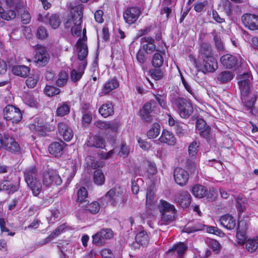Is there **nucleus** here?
I'll use <instances>...</instances> for the list:
<instances>
[{
    "mask_svg": "<svg viewBox=\"0 0 258 258\" xmlns=\"http://www.w3.org/2000/svg\"><path fill=\"white\" fill-rule=\"evenodd\" d=\"M187 248V247L183 243L180 242L174 245L171 249H169L168 250L167 253L176 251L178 255L177 258H182V255L186 250Z\"/></svg>",
    "mask_w": 258,
    "mask_h": 258,
    "instance_id": "33",
    "label": "nucleus"
},
{
    "mask_svg": "<svg viewBox=\"0 0 258 258\" xmlns=\"http://www.w3.org/2000/svg\"><path fill=\"white\" fill-rule=\"evenodd\" d=\"M175 207L174 205L170 204L164 200H160V204L159 205V209L160 213H163L168 211L171 209H174Z\"/></svg>",
    "mask_w": 258,
    "mask_h": 258,
    "instance_id": "47",
    "label": "nucleus"
},
{
    "mask_svg": "<svg viewBox=\"0 0 258 258\" xmlns=\"http://www.w3.org/2000/svg\"><path fill=\"white\" fill-rule=\"evenodd\" d=\"M87 66V62H80L77 69L72 70L71 74V79L73 82H78L81 79L84 73V70Z\"/></svg>",
    "mask_w": 258,
    "mask_h": 258,
    "instance_id": "17",
    "label": "nucleus"
},
{
    "mask_svg": "<svg viewBox=\"0 0 258 258\" xmlns=\"http://www.w3.org/2000/svg\"><path fill=\"white\" fill-rule=\"evenodd\" d=\"M141 14V9L137 7L127 8L123 13V18L129 24L135 23Z\"/></svg>",
    "mask_w": 258,
    "mask_h": 258,
    "instance_id": "8",
    "label": "nucleus"
},
{
    "mask_svg": "<svg viewBox=\"0 0 258 258\" xmlns=\"http://www.w3.org/2000/svg\"><path fill=\"white\" fill-rule=\"evenodd\" d=\"M221 224L227 229H233L236 222L234 218L229 215H225L220 218Z\"/></svg>",
    "mask_w": 258,
    "mask_h": 258,
    "instance_id": "24",
    "label": "nucleus"
},
{
    "mask_svg": "<svg viewBox=\"0 0 258 258\" xmlns=\"http://www.w3.org/2000/svg\"><path fill=\"white\" fill-rule=\"evenodd\" d=\"M199 53L202 58L214 57L210 44L204 42H200Z\"/></svg>",
    "mask_w": 258,
    "mask_h": 258,
    "instance_id": "25",
    "label": "nucleus"
},
{
    "mask_svg": "<svg viewBox=\"0 0 258 258\" xmlns=\"http://www.w3.org/2000/svg\"><path fill=\"white\" fill-rule=\"evenodd\" d=\"M244 25L252 30L258 29V16L254 14H245L241 17Z\"/></svg>",
    "mask_w": 258,
    "mask_h": 258,
    "instance_id": "11",
    "label": "nucleus"
},
{
    "mask_svg": "<svg viewBox=\"0 0 258 258\" xmlns=\"http://www.w3.org/2000/svg\"><path fill=\"white\" fill-rule=\"evenodd\" d=\"M39 74L35 73L29 77L26 81V83L28 87L33 88L36 86L39 80Z\"/></svg>",
    "mask_w": 258,
    "mask_h": 258,
    "instance_id": "43",
    "label": "nucleus"
},
{
    "mask_svg": "<svg viewBox=\"0 0 258 258\" xmlns=\"http://www.w3.org/2000/svg\"><path fill=\"white\" fill-rule=\"evenodd\" d=\"M113 236V231L110 229H102L93 236V243L97 245H102L106 240L111 239Z\"/></svg>",
    "mask_w": 258,
    "mask_h": 258,
    "instance_id": "7",
    "label": "nucleus"
},
{
    "mask_svg": "<svg viewBox=\"0 0 258 258\" xmlns=\"http://www.w3.org/2000/svg\"><path fill=\"white\" fill-rule=\"evenodd\" d=\"M135 240L137 244L142 246H146L149 241L147 232L144 230L138 232L136 234Z\"/></svg>",
    "mask_w": 258,
    "mask_h": 258,
    "instance_id": "30",
    "label": "nucleus"
},
{
    "mask_svg": "<svg viewBox=\"0 0 258 258\" xmlns=\"http://www.w3.org/2000/svg\"><path fill=\"white\" fill-rule=\"evenodd\" d=\"M64 145V143L62 141L60 143L53 142L51 143L48 148L49 153L56 157L60 156L63 153Z\"/></svg>",
    "mask_w": 258,
    "mask_h": 258,
    "instance_id": "23",
    "label": "nucleus"
},
{
    "mask_svg": "<svg viewBox=\"0 0 258 258\" xmlns=\"http://www.w3.org/2000/svg\"><path fill=\"white\" fill-rule=\"evenodd\" d=\"M66 228L65 224H62L56 228L51 234L52 237L54 238L55 237L59 235Z\"/></svg>",
    "mask_w": 258,
    "mask_h": 258,
    "instance_id": "64",
    "label": "nucleus"
},
{
    "mask_svg": "<svg viewBox=\"0 0 258 258\" xmlns=\"http://www.w3.org/2000/svg\"><path fill=\"white\" fill-rule=\"evenodd\" d=\"M199 145L200 143L197 141H194L189 144L188 151L189 155L191 158L195 157L197 155Z\"/></svg>",
    "mask_w": 258,
    "mask_h": 258,
    "instance_id": "45",
    "label": "nucleus"
},
{
    "mask_svg": "<svg viewBox=\"0 0 258 258\" xmlns=\"http://www.w3.org/2000/svg\"><path fill=\"white\" fill-rule=\"evenodd\" d=\"M18 189V185H12L7 180L0 181V190H9L13 192Z\"/></svg>",
    "mask_w": 258,
    "mask_h": 258,
    "instance_id": "38",
    "label": "nucleus"
},
{
    "mask_svg": "<svg viewBox=\"0 0 258 258\" xmlns=\"http://www.w3.org/2000/svg\"><path fill=\"white\" fill-rule=\"evenodd\" d=\"M174 129L176 134L180 136H183L187 132V125L180 122L176 124Z\"/></svg>",
    "mask_w": 258,
    "mask_h": 258,
    "instance_id": "51",
    "label": "nucleus"
},
{
    "mask_svg": "<svg viewBox=\"0 0 258 258\" xmlns=\"http://www.w3.org/2000/svg\"><path fill=\"white\" fill-rule=\"evenodd\" d=\"M68 78V74L64 71L59 73L58 75V78L56 82V85L60 87H63L67 82Z\"/></svg>",
    "mask_w": 258,
    "mask_h": 258,
    "instance_id": "48",
    "label": "nucleus"
},
{
    "mask_svg": "<svg viewBox=\"0 0 258 258\" xmlns=\"http://www.w3.org/2000/svg\"><path fill=\"white\" fill-rule=\"evenodd\" d=\"M36 54L34 62L36 66L42 67L45 66L49 60V55L45 48L40 44L35 46Z\"/></svg>",
    "mask_w": 258,
    "mask_h": 258,
    "instance_id": "6",
    "label": "nucleus"
},
{
    "mask_svg": "<svg viewBox=\"0 0 258 258\" xmlns=\"http://www.w3.org/2000/svg\"><path fill=\"white\" fill-rule=\"evenodd\" d=\"M100 209V206L99 203L97 202H93L90 204H88L85 208L86 211H89L92 214L97 213Z\"/></svg>",
    "mask_w": 258,
    "mask_h": 258,
    "instance_id": "46",
    "label": "nucleus"
},
{
    "mask_svg": "<svg viewBox=\"0 0 258 258\" xmlns=\"http://www.w3.org/2000/svg\"><path fill=\"white\" fill-rule=\"evenodd\" d=\"M72 9L76 13L73 16L74 19H81L83 18V11L84 9V5L82 4H79L72 8Z\"/></svg>",
    "mask_w": 258,
    "mask_h": 258,
    "instance_id": "44",
    "label": "nucleus"
},
{
    "mask_svg": "<svg viewBox=\"0 0 258 258\" xmlns=\"http://www.w3.org/2000/svg\"><path fill=\"white\" fill-rule=\"evenodd\" d=\"M76 46L78 59L81 61V62H87L86 58L88 54V49L87 44L84 42H82L80 39L77 41Z\"/></svg>",
    "mask_w": 258,
    "mask_h": 258,
    "instance_id": "16",
    "label": "nucleus"
},
{
    "mask_svg": "<svg viewBox=\"0 0 258 258\" xmlns=\"http://www.w3.org/2000/svg\"><path fill=\"white\" fill-rule=\"evenodd\" d=\"M156 105V102L154 100H151L144 105L142 110V116L146 121H150L151 117L149 114L154 110Z\"/></svg>",
    "mask_w": 258,
    "mask_h": 258,
    "instance_id": "22",
    "label": "nucleus"
},
{
    "mask_svg": "<svg viewBox=\"0 0 258 258\" xmlns=\"http://www.w3.org/2000/svg\"><path fill=\"white\" fill-rule=\"evenodd\" d=\"M203 59V67L205 71L212 73L218 69L216 59L214 57Z\"/></svg>",
    "mask_w": 258,
    "mask_h": 258,
    "instance_id": "19",
    "label": "nucleus"
},
{
    "mask_svg": "<svg viewBox=\"0 0 258 258\" xmlns=\"http://www.w3.org/2000/svg\"><path fill=\"white\" fill-rule=\"evenodd\" d=\"M208 126H209L207 124V123L204 119L199 118L197 120L196 128L199 131V132L206 128Z\"/></svg>",
    "mask_w": 258,
    "mask_h": 258,
    "instance_id": "61",
    "label": "nucleus"
},
{
    "mask_svg": "<svg viewBox=\"0 0 258 258\" xmlns=\"http://www.w3.org/2000/svg\"><path fill=\"white\" fill-rule=\"evenodd\" d=\"M104 173L100 170H96L94 172L93 181L98 185H102L105 182Z\"/></svg>",
    "mask_w": 258,
    "mask_h": 258,
    "instance_id": "37",
    "label": "nucleus"
},
{
    "mask_svg": "<svg viewBox=\"0 0 258 258\" xmlns=\"http://www.w3.org/2000/svg\"><path fill=\"white\" fill-rule=\"evenodd\" d=\"M256 98H252L251 100H245V106L247 110H249L252 114L256 113V110L254 107V103Z\"/></svg>",
    "mask_w": 258,
    "mask_h": 258,
    "instance_id": "54",
    "label": "nucleus"
},
{
    "mask_svg": "<svg viewBox=\"0 0 258 258\" xmlns=\"http://www.w3.org/2000/svg\"><path fill=\"white\" fill-rule=\"evenodd\" d=\"M99 113L104 117L112 115L114 112L112 103L108 102L103 104L99 109Z\"/></svg>",
    "mask_w": 258,
    "mask_h": 258,
    "instance_id": "31",
    "label": "nucleus"
},
{
    "mask_svg": "<svg viewBox=\"0 0 258 258\" xmlns=\"http://www.w3.org/2000/svg\"><path fill=\"white\" fill-rule=\"evenodd\" d=\"M4 118L11 121L13 123H17L22 118L20 110L12 105H7L3 110Z\"/></svg>",
    "mask_w": 258,
    "mask_h": 258,
    "instance_id": "5",
    "label": "nucleus"
},
{
    "mask_svg": "<svg viewBox=\"0 0 258 258\" xmlns=\"http://www.w3.org/2000/svg\"><path fill=\"white\" fill-rule=\"evenodd\" d=\"M247 229V226L244 221L241 220L238 222L236 232V237L238 243L242 244L246 241L245 231Z\"/></svg>",
    "mask_w": 258,
    "mask_h": 258,
    "instance_id": "15",
    "label": "nucleus"
},
{
    "mask_svg": "<svg viewBox=\"0 0 258 258\" xmlns=\"http://www.w3.org/2000/svg\"><path fill=\"white\" fill-rule=\"evenodd\" d=\"M160 131V125L158 123H154L147 132V135L149 139H154L159 135Z\"/></svg>",
    "mask_w": 258,
    "mask_h": 258,
    "instance_id": "40",
    "label": "nucleus"
},
{
    "mask_svg": "<svg viewBox=\"0 0 258 258\" xmlns=\"http://www.w3.org/2000/svg\"><path fill=\"white\" fill-rule=\"evenodd\" d=\"M191 192L195 197L201 199L207 196L208 190L204 185L196 184L192 187Z\"/></svg>",
    "mask_w": 258,
    "mask_h": 258,
    "instance_id": "26",
    "label": "nucleus"
},
{
    "mask_svg": "<svg viewBox=\"0 0 258 258\" xmlns=\"http://www.w3.org/2000/svg\"><path fill=\"white\" fill-rule=\"evenodd\" d=\"M152 57V65L156 68H160L163 63V57L160 51L157 50Z\"/></svg>",
    "mask_w": 258,
    "mask_h": 258,
    "instance_id": "36",
    "label": "nucleus"
},
{
    "mask_svg": "<svg viewBox=\"0 0 258 258\" xmlns=\"http://www.w3.org/2000/svg\"><path fill=\"white\" fill-rule=\"evenodd\" d=\"M149 73L151 77L156 80L161 79L163 77V73L159 68L151 69L149 71Z\"/></svg>",
    "mask_w": 258,
    "mask_h": 258,
    "instance_id": "55",
    "label": "nucleus"
},
{
    "mask_svg": "<svg viewBox=\"0 0 258 258\" xmlns=\"http://www.w3.org/2000/svg\"><path fill=\"white\" fill-rule=\"evenodd\" d=\"M222 5L225 13L228 16L232 15L233 7L230 2L227 0H224L222 2Z\"/></svg>",
    "mask_w": 258,
    "mask_h": 258,
    "instance_id": "58",
    "label": "nucleus"
},
{
    "mask_svg": "<svg viewBox=\"0 0 258 258\" xmlns=\"http://www.w3.org/2000/svg\"><path fill=\"white\" fill-rule=\"evenodd\" d=\"M244 243H245V248L250 252H254L258 247V242L256 237L247 239Z\"/></svg>",
    "mask_w": 258,
    "mask_h": 258,
    "instance_id": "39",
    "label": "nucleus"
},
{
    "mask_svg": "<svg viewBox=\"0 0 258 258\" xmlns=\"http://www.w3.org/2000/svg\"><path fill=\"white\" fill-rule=\"evenodd\" d=\"M70 106L68 102H62L58 105L56 114L58 116L62 117L70 113Z\"/></svg>",
    "mask_w": 258,
    "mask_h": 258,
    "instance_id": "32",
    "label": "nucleus"
},
{
    "mask_svg": "<svg viewBox=\"0 0 258 258\" xmlns=\"http://www.w3.org/2000/svg\"><path fill=\"white\" fill-rule=\"evenodd\" d=\"M5 149L13 153H20L21 148L19 144L14 139L11 138L8 135H4V145Z\"/></svg>",
    "mask_w": 258,
    "mask_h": 258,
    "instance_id": "12",
    "label": "nucleus"
},
{
    "mask_svg": "<svg viewBox=\"0 0 258 258\" xmlns=\"http://www.w3.org/2000/svg\"><path fill=\"white\" fill-rule=\"evenodd\" d=\"M105 197L109 200L112 205L115 206L119 201V193L115 188H112L106 194Z\"/></svg>",
    "mask_w": 258,
    "mask_h": 258,
    "instance_id": "35",
    "label": "nucleus"
},
{
    "mask_svg": "<svg viewBox=\"0 0 258 258\" xmlns=\"http://www.w3.org/2000/svg\"><path fill=\"white\" fill-rule=\"evenodd\" d=\"M174 199L182 208L187 207L191 202V196L186 191L178 192L175 195Z\"/></svg>",
    "mask_w": 258,
    "mask_h": 258,
    "instance_id": "14",
    "label": "nucleus"
},
{
    "mask_svg": "<svg viewBox=\"0 0 258 258\" xmlns=\"http://www.w3.org/2000/svg\"><path fill=\"white\" fill-rule=\"evenodd\" d=\"M43 184L47 187L52 185H59L62 183V180L57 172L53 169H49L43 173Z\"/></svg>",
    "mask_w": 258,
    "mask_h": 258,
    "instance_id": "4",
    "label": "nucleus"
},
{
    "mask_svg": "<svg viewBox=\"0 0 258 258\" xmlns=\"http://www.w3.org/2000/svg\"><path fill=\"white\" fill-rule=\"evenodd\" d=\"M204 225L199 223L195 224L192 227L187 228L186 231L188 233H191L203 229Z\"/></svg>",
    "mask_w": 258,
    "mask_h": 258,
    "instance_id": "62",
    "label": "nucleus"
},
{
    "mask_svg": "<svg viewBox=\"0 0 258 258\" xmlns=\"http://www.w3.org/2000/svg\"><path fill=\"white\" fill-rule=\"evenodd\" d=\"M251 78L249 73H244L238 77L239 89L243 96H247L249 92Z\"/></svg>",
    "mask_w": 258,
    "mask_h": 258,
    "instance_id": "9",
    "label": "nucleus"
},
{
    "mask_svg": "<svg viewBox=\"0 0 258 258\" xmlns=\"http://www.w3.org/2000/svg\"><path fill=\"white\" fill-rule=\"evenodd\" d=\"M25 103L31 107H36L38 104V102L32 94L26 93L24 96Z\"/></svg>",
    "mask_w": 258,
    "mask_h": 258,
    "instance_id": "49",
    "label": "nucleus"
},
{
    "mask_svg": "<svg viewBox=\"0 0 258 258\" xmlns=\"http://www.w3.org/2000/svg\"><path fill=\"white\" fill-rule=\"evenodd\" d=\"M173 176L175 182L181 186L185 185L189 179L188 172L180 167H177L174 169Z\"/></svg>",
    "mask_w": 258,
    "mask_h": 258,
    "instance_id": "10",
    "label": "nucleus"
},
{
    "mask_svg": "<svg viewBox=\"0 0 258 258\" xmlns=\"http://www.w3.org/2000/svg\"><path fill=\"white\" fill-rule=\"evenodd\" d=\"M87 146L96 148H103L104 147V140L99 136H92L89 138Z\"/></svg>",
    "mask_w": 258,
    "mask_h": 258,
    "instance_id": "29",
    "label": "nucleus"
},
{
    "mask_svg": "<svg viewBox=\"0 0 258 258\" xmlns=\"http://www.w3.org/2000/svg\"><path fill=\"white\" fill-rule=\"evenodd\" d=\"M154 96L155 97L156 100L158 102L159 104L164 109L167 108V105L166 104V94L162 92H161L160 93L159 92L157 94H154Z\"/></svg>",
    "mask_w": 258,
    "mask_h": 258,
    "instance_id": "41",
    "label": "nucleus"
},
{
    "mask_svg": "<svg viewBox=\"0 0 258 258\" xmlns=\"http://www.w3.org/2000/svg\"><path fill=\"white\" fill-rule=\"evenodd\" d=\"M246 200L245 198L238 196L236 199L237 207L240 212H243L245 209Z\"/></svg>",
    "mask_w": 258,
    "mask_h": 258,
    "instance_id": "53",
    "label": "nucleus"
},
{
    "mask_svg": "<svg viewBox=\"0 0 258 258\" xmlns=\"http://www.w3.org/2000/svg\"><path fill=\"white\" fill-rule=\"evenodd\" d=\"M199 134L202 137L205 138L207 141H209L211 138L210 127L209 126L206 128L201 131L199 132Z\"/></svg>",
    "mask_w": 258,
    "mask_h": 258,
    "instance_id": "60",
    "label": "nucleus"
},
{
    "mask_svg": "<svg viewBox=\"0 0 258 258\" xmlns=\"http://www.w3.org/2000/svg\"><path fill=\"white\" fill-rule=\"evenodd\" d=\"M176 212V209L174 208V209L161 213V217L158 222V226L162 228L163 226L167 225L173 221L175 218Z\"/></svg>",
    "mask_w": 258,
    "mask_h": 258,
    "instance_id": "13",
    "label": "nucleus"
},
{
    "mask_svg": "<svg viewBox=\"0 0 258 258\" xmlns=\"http://www.w3.org/2000/svg\"><path fill=\"white\" fill-rule=\"evenodd\" d=\"M159 140L161 143H166L170 146H174L176 144V139L173 134L166 130L163 131Z\"/></svg>",
    "mask_w": 258,
    "mask_h": 258,
    "instance_id": "20",
    "label": "nucleus"
},
{
    "mask_svg": "<svg viewBox=\"0 0 258 258\" xmlns=\"http://www.w3.org/2000/svg\"><path fill=\"white\" fill-rule=\"evenodd\" d=\"M37 176V170L34 166L26 168L24 171L25 180L34 196H37L42 190L41 183Z\"/></svg>",
    "mask_w": 258,
    "mask_h": 258,
    "instance_id": "1",
    "label": "nucleus"
},
{
    "mask_svg": "<svg viewBox=\"0 0 258 258\" xmlns=\"http://www.w3.org/2000/svg\"><path fill=\"white\" fill-rule=\"evenodd\" d=\"M234 76V74L229 71H222L218 74L216 77L217 81L221 84H225L230 81Z\"/></svg>",
    "mask_w": 258,
    "mask_h": 258,
    "instance_id": "27",
    "label": "nucleus"
},
{
    "mask_svg": "<svg viewBox=\"0 0 258 258\" xmlns=\"http://www.w3.org/2000/svg\"><path fill=\"white\" fill-rule=\"evenodd\" d=\"M82 23L81 19H74V25L71 29L72 34L73 35H76L79 36L81 34V24Z\"/></svg>",
    "mask_w": 258,
    "mask_h": 258,
    "instance_id": "42",
    "label": "nucleus"
},
{
    "mask_svg": "<svg viewBox=\"0 0 258 258\" xmlns=\"http://www.w3.org/2000/svg\"><path fill=\"white\" fill-rule=\"evenodd\" d=\"M172 103L178 108L180 116L183 118H187L193 112V107L191 102L183 98H173Z\"/></svg>",
    "mask_w": 258,
    "mask_h": 258,
    "instance_id": "2",
    "label": "nucleus"
},
{
    "mask_svg": "<svg viewBox=\"0 0 258 258\" xmlns=\"http://www.w3.org/2000/svg\"><path fill=\"white\" fill-rule=\"evenodd\" d=\"M118 127L119 124L117 121H107V129H110L112 132H116Z\"/></svg>",
    "mask_w": 258,
    "mask_h": 258,
    "instance_id": "63",
    "label": "nucleus"
},
{
    "mask_svg": "<svg viewBox=\"0 0 258 258\" xmlns=\"http://www.w3.org/2000/svg\"><path fill=\"white\" fill-rule=\"evenodd\" d=\"M38 21L48 24L54 29L59 27L61 23V20L59 15L56 14L39 13L37 16Z\"/></svg>",
    "mask_w": 258,
    "mask_h": 258,
    "instance_id": "3",
    "label": "nucleus"
},
{
    "mask_svg": "<svg viewBox=\"0 0 258 258\" xmlns=\"http://www.w3.org/2000/svg\"><path fill=\"white\" fill-rule=\"evenodd\" d=\"M220 60L223 66L227 69L234 67L237 63V59L236 57L228 54L222 56Z\"/></svg>",
    "mask_w": 258,
    "mask_h": 258,
    "instance_id": "21",
    "label": "nucleus"
},
{
    "mask_svg": "<svg viewBox=\"0 0 258 258\" xmlns=\"http://www.w3.org/2000/svg\"><path fill=\"white\" fill-rule=\"evenodd\" d=\"M88 196V191L84 187H81L78 191L77 202L82 203L85 201L86 198Z\"/></svg>",
    "mask_w": 258,
    "mask_h": 258,
    "instance_id": "52",
    "label": "nucleus"
},
{
    "mask_svg": "<svg viewBox=\"0 0 258 258\" xmlns=\"http://www.w3.org/2000/svg\"><path fill=\"white\" fill-rule=\"evenodd\" d=\"M48 33L46 29L44 26H39L37 30L36 36L38 39H43L46 38Z\"/></svg>",
    "mask_w": 258,
    "mask_h": 258,
    "instance_id": "56",
    "label": "nucleus"
},
{
    "mask_svg": "<svg viewBox=\"0 0 258 258\" xmlns=\"http://www.w3.org/2000/svg\"><path fill=\"white\" fill-rule=\"evenodd\" d=\"M12 72L13 74L21 77H26L30 72V69L26 66H15L13 67Z\"/></svg>",
    "mask_w": 258,
    "mask_h": 258,
    "instance_id": "28",
    "label": "nucleus"
},
{
    "mask_svg": "<svg viewBox=\"0 0 258 258\" xmlns=\"http://www.w3.org/2000/svg\"><path fill=\"white\" fill-rule=\"evenodd\" d=\"M70 127L64 122H60L58 123L57 130L59 134L63 137L65 133Z\"/></svg>",
    "mask_w": 258,
    "mask_h": 258,
    "instance_id": "59",
    "label": "nucleus"
},
{
    "mask_svg": "<svg viewBox=\"0 0 258 258\" xmlns=\"http://www.w3.org/2000/svg\"><path fill=\"white\" fill-rule=\"evenodd\" d=\"M142 43L146 42V43L143 45L144 50L147 54H151L156 49V45L154 43V39L151 37H144L141 39Z\"/></svg>",
    "mask_w": 258,
    "mask_h": 258,
    "instance_id": "18",
    "label": "nucleus"
},
{
    "mask_svg": "<svg viewBox=\"0 0 258 258\" xmlns=\"http://www.w3.org/2000/svg\"><path fill=\"white\" fill-rule=\"evenodd\" d=\"M118 86L119 83L116 79H111L105 83L102 89V92L104 94H107L117 88Z\"/></svg>",
    "mask_w": 258,
    "mask_h": 258,
    "instance_id": "34",
    "label": "nucleus"
},
{
    "mask_svg": "<svg viewBox=\"0 0 258 258\" xmlns=\"http://www.w3.org/2000/svg\"><path fill=\"white\" fill-rule=\"evenodd\" d=\"M44 93L48 96H53L60 93V90L54 86L47 85L44 90Z\"/></svg>",
    "mask_w": 258,
    "mask_h": 258,
    "instance_id": "50",
    "label": "nucleus"
},
{
    "mask_svg": "<svg viewBox=\"0 0 258 258\" xmlns=\"http://www.w3.org/2000/svg\"><path fill=\"white\" fill-rule=\"evenodd\" d=\"M1 17L5 20L9 21L14 19L16 17V13L14 10H9L6 12H3L1 15Z\"/></svg>",
    "mask_w": 258,
    "mask_h": 258,
    "instance_id": "57",
    "label": "nucleus"
}]
</instances>
